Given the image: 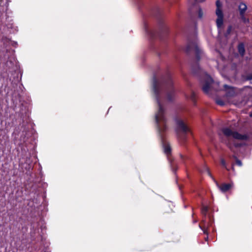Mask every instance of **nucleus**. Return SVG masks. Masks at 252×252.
<instances>
[{"label":"nucleus","instance_id":"obj_1","mask_svg":"<svg viewBox=\"0 0 252 252\" xmlns=\"http://www.w3.org/2000/svg\"><path fill=\"white\" fill-rule=\"evenodd\" d=\"M153 90L156 96L158 104V110L155 115V121L157 124L158 133L164 148V153L167 155L170 165L174 172L177 170L176 165L172 161L170 157L171 149L168 143L164 141V135L167 130L166 118L165 117V109L161 103V99L165 96L168 101L173 99L175 94L174 88L170 75L166 74L158 80L155 76L153 77Z\"/></svg>","mask_w":252,"mask_h":252},{"label":"nucleus","instance_id":"obj_2","mask_svg":"<svg viewBox=\"0 0 252 252\" xmlns=\"http://www.w3.org/2000/svg\"><path fill=\"white\" fill-rule=\"evenodd\" d=\"M191 51L194 52L196 60V61L194 62L191 64L192 73L195 76L203 80L202 89L204 93L208 94L210 90L212 88V85L214 83V81L211 76L199 66L198 63V62L200 60L202 54V51L198 46L196 40L195 39L190 40L189 39L186 52L189 53Z\"/></svg>","mask_w":252,"mask_h":252},{"label":"nucleus","instance_id":"obj_3","mask_svg":"<svg viewBox=\"0 0 252 252\" xmlns=\"http://www.w3.org/2000/svg\"><path fill=\"white\" fill-rule=\"evenodd\" d=\"M175 121L176 123V132L177 136L181 142L183 143L186 140L187 134L190 132L189 128L181 119L176 118Z\"/></svg>","mask_w":252,"mask_h":252},{"label":"nucleus","instance_id":"obj_4","mask_svg":"<svg viewBox=\"0 0 252 252\" xmlns=\"http://www.w3.org/2000/svg\"><path fill=\"white\" fill-rule=\"evenodd\" d=\"M222 132L223 134L229 139L231 136L234 138L242 140H247L249 139V136L246 134H241L237 132H234L229 128H223L222 129ZM227 147L231 150L233 151V146L228 139V141L226 142Z\"/></svg>","mask_w":252,"mask_h":252},{"label":"nucleus","instance_id":"obj_5","mask_svg":"<svg viewBox=\"0 0 252 252\" xmlns=\"http://www.w3.org/2000/svg\"><path fill=\"white\" fill-rule=\"evenodd\" d=\"M146 31L152 38L159 37L162 39L167 33V28L162 22H160L158 31H151L146 28Z\"/></svg>","mask_w":252,"mask_h":252},{"label":"nucleus","instance_id":"obj_6","mask_svg":"<svg viewBox=\"0 0 252 252\" xmlns=\"http://www.w3.org/2000/svg\"><path fill=\"white\" fill-rule=\"evenodd\" d=\"M204 170L205 171H206L208 175H209L213 179L214 182L216 183L217 186L220 189V190L222 192H225L228 191L232 187L233 184L232 183H229V184L223 183L221 185H220L218 183V182L212 176L208 167L205 166Z\"/></svg>","mask_w":252,"mask_h":252},{"label":"nucleus","instance_id":"obj_7","mask_svg":"<svg viewBox=\"0 0 252 252\" xmlns=\"http://www.w3.org/2000/svg\"><path fill=\"white\" fill-rule=\"evenodd\" d=\"M234 32L236 35V37L238 36V31L235 30V28L231 25H229L227 28L226 31L224 33V36L225 38H228L230 35Z\"/></svg>","mask_w":252,"mask_h":252},{"label":"nucleus","instance_id":"obj_8","mask_svg":"<svg viewBox=\"0 0 252 252\" xmlns=\"http://www.w3.org/2000/svg\"><path fill=\"white\" fill-rule=\"evenodd\" d=\"M237 50L239 55L242 57H244L246 53V49L245 44L243 42H240L237 46Z\"/></svg>","mask_w":252,"mask_h":252},{"label":"nucleus","instance_id":"obj_9","mask_svg":"<svg viewBox=\"0 0 252 252\" xmlns=\"http://www.w3.org/2000/svg\"><path fill=\"white\" fill-rule=\"evenodd\" d=\"M238 10L239 11V14L242 15L245 14L246 11L247 10V5L243 2H241L238 6Z\"/></svg>","mask_w":252,"mask_h":252},{"label":"nucleus","instance_id":"obj_10","mask_svg":"<svg viewBox=\"0 0 252 252\" xmlns=\"http://www.w3.org/2000/svg\"><path fill=\"white\" fill-rule=\"evenodd\" d=\"M209 226V223L206 224L205 220H203L199 224L200 228L203 231V233L205 234L208 235V227Z\"/></svg>","mask_w":252,"mask_h":252},{"label":"nucleus","instance_id":"obj_11","mask_svg":"<svg viewBox=\"0 0 252 252\" xmlns=\"http://www.w3.org/2000/svg\"><path fill=\"white\" fill-rule=\"evenodd\" d=\"M187 98H189L191 101H192L193 102H195V94L193 91H191L190 92V94L187 96Z\"/></svg>","mask_w":252,"mask_h":252},{"label":"nucleus","instance_id":"obj_12","mask_svg":"<svg viewBox=\"0 0 252 252\" xmlns=\"http://www.w3.org/2000/svg\"><path fill=\"white\" fill-rule=\"evenodd\" d=\"M240 18L242 20V22L245 23H249L250 20L248 18H247L245 14H242L240 15Z\"/></svg>","mask_w":252,"mask_h":252},{"label":"nucleus","instance_id":"obj_13","mask_svg":"<svg viewBox=\"0 0 252 252\" xmlns=\"http://www.w3.org/2000/svg\"><path fill=\"white\" fill-rule=\"evenodd\" d=\"M216 23L218 27L220 28L223 24V17L218 18Z\"/></svg>","mask_w":252,"mask_h":252},{"label":"nucleus","instance_id":"obj_14","mask_svg":"<svg viewBox=\"0 0 252 252\" xmlns=\"http://www.w3.org/2000/svg\"><path fill=\"white\" fill-rule=\"evenodd\" d=\"M242 78L245 81H248L252 80V74H247L242 75Z\"/></svg>","mask_w":252,"mask_h":252},{"label":"nucleus","instance_id":"obj_15","mask_svg":"<svg viewBox=\"0 0 252 252\" xmlns=\"http://www.w3.org/2000/svg\"><path fill=\"white\" fill-rule=\"evenodd\" d=\"M216 15L218 16V18L223 17V13L221 10L219 8H217L216 10Z\"/></svg>","mask_w":252,"mask_h":252},{"label":"nucleus","instance_id":"obj_16","mask_svg":"<svg viewBox=\"0 0 252 252\" xmlns=\"http://www.w3.org/2000/svg\"><path fill=\"white\" fill-rule=\"evenodd\" d=\"M208 211V208L207 206H202L201 211H202V213L205 216H206Z\"/></svg>","mask_w":252,"mask_h":252},{"label":"nucleus","instance_id":"obj_17","mask_svg":"<svg viewBox=\"0 0 252 252\" xmlns=\"http://www.w3.org/2000/svg\"><path fill=\"white\" fill-rule=\"evenodd\" d=\"M232 158L235 160V162H236V164H237L238 165H239L240 166L242 165V163L241 161V160H239V159H238L236 156L233 155L232 156Z\"/></svg>","mask_w":252,"mask_h":252},{"label":"nucleus","instance_id":"obj_18","mask_svg":"<svg viewBox=\"0 0 252 252\" xmlns=\"http://www.w3.org/2000/svg\"><path fill=\"white\" fill-rule=\"evenodd\" d=\"M216 102L219 105H220V106H223L225 105V102L221 100V99H218L216 101Z\"/></svg>","mask_w":252,"mask_h":252},{"label":"nucleus","instance_id":"obj_19","mask_svg":"<svg viewBox=\"0 0 252 252\" xmlns=\"http://www.w3.org/2000/svg\"><path fill=\"white\" fill-rule=\"evenodd\" d=\"M233 27L235 28V29H237L240 31H241V28L240 27V23H237L236 24H235L234 26H233Z\"/></svg>","mask_w":252,"mask_h":252},{"label":"nucleus","instance_id":"obj_20","mask_svg":"<svg viewBox=\"0 0 252 252\" xmlns=\"http://www.w3.org/2000/svg\"><path fill=\"white\" fill-rule=\"evenodd\" d=\"M220 162H221V164L223 167H224L225 168H226V169L227 170H228V169L226 168V163H225V160H224L223 159H221Z\"/></svg>","mask_w":252,"mask_h":252},{"label":"nucleus","instance_id":"obj_21","mask_svg":"<svg viewBox=\"0 0 252 252\" xmlns=\"http://www.w3.org/2000/svg\"><path fill=\"white\" fill-rule=\"evenodd\" d=\"M202 15H203V12H202L201 8H199V11H198V17L199 18H201L202 17Z\"/></svg>","mask_w":252,"mask_h":252},{"label":"nucleus","instance_id":"obj_22","mask_svg":"<svg viewBox=\"0 0 252 252\" xmlns=\"http://www.w3.org/2000/svg\"><path fill=\"white\" fill-rule=\"evenodd\" d=\"M234 145L235 147L238 148L242 146L241 144L234 142Z\"/></svg>","mask_w":252,"mask_h":252},{"label":"nucleus","instance_id":"obj_23","mask_svg":"<svg viewBox=\"0 0 252 252\" xmlns=\"http://www.w3.org/2000/svg\"><path fill=\"white\" fill-rule=\"evenodd\" d=\"M180 157L181 158L183 159V160H184L185 158H188V157H185L184 156H183V155L181 154L180 155Z\"/></svg>","mask_w":252,"mask_h":252},{"label":"nucleus","instance_id":"obj_24","mask_svg":"<svg viewBox=\"0 0 252 252\" xmlns=\"http://www.w3.org/2000/svg\"><path fill=\"white\" fill-rule=\"evenodd\" d=\"M195 2H203L204 0H195Z\"/></svg>","mask_w":252,"mask_h":252},{"label":"nucleus","instance_id":"obj_25","mask_svg":"<svg viewBox=\"0 0 252 252\" xmlns=\"http://www.w3.org/2000/svg\"><path fill=\"white\" fill-rule=\"evenodd\" d=\"M208 237L207 236L205 238V241H208Z\"/></svg>","mask_w":252,"mask_h":252},{"label":"nucleus","instance_id":"obj_26","mask_svg":"<svg viewBox=\"0 0 252 252\" xmlns=\"http://www.w3.org/2000/svg\"><path fill=\"white\" fill-rule=\"evenodd\" d=\"M224 88H228V86L227 85H225L224 86Z\"/></svg>","mask_w":252,"mask_h":252},{"label":"nucleus","instance_id":"obj_27","mask_svg":"<svg viewBox=\"0 0 252 252\" xmlns=\"http://www.w3.org/2000/svg\"><path fill=\"white\" fill-rule=\"evenodd\" d=\"M218 3H219V1H217V3H216V4H217V6L218 7L219 6V4H218Z\"/></svg>","mask_w":252,"mask_h":252},{"label":"nucleus","instance_id":"obj_28","mask_svg":"<svg viewBox=\"0 0 252 252\" xmlns=\"http://www.w3.org/2000/svg\"><path fill=\"white\" fill-rule=\"evenodd\" d=\"M250 116L252 118V113L250 114Z\"/></svg>","mask_w":252,"mask_h":252},{"label":"nucleus","instance_id":"obj_29","mask_svg":"<svg viewBox=\"0 0 252 252\" xmlns=\"http://www.w3.org/2000/svg\"><path fill=\"white\" fill-rule=\"evenodd\" d=\"M209 219L211 220V216L210 215H209Z\"/></svg>","mask_w":252,"mask_h":252}]
</instances>
